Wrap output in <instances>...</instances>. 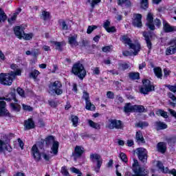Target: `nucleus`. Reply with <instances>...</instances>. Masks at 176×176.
<instances>
[{
  "label": "nucleus",
  "mask_w": 176,
  "mask_h": 176,
  "mask_svg": "<svg viewBox=\"0 0 176 176\" xmlns=\"http://www.w3.org/2000/svg\"><path fill=\"white\" fill-rule=\"evenodd\" d=\"M5 151H7L8 152H12L13 148H12V146H10L9 143L4 142L3 140H0V153H3Z\"/></svg>",
  "instance_id": "obj_17"
},
{
  "label": "nucleus",
  "mask_w": 176,
  "mask_h": 176,
  "mask_svg": "<svg viewBox=\"0 0 176 176\" xmlns=\"http://www.w3.org/2000/svg\"><path fill=\"white\" fill-rule=\"evenodd\" d=\"M10 107L12 111L14 112H20L21 109V106L17 103H10Z\"/></svg>",
  "instance_id": "obj_29"
},
{
  "label": "nucleus",
  "mask_w": 176,
  "mask_h": 176,
  "mask_svg": "<svg viewBox=\"0 0 176 176\" xmlns=\"http://www.w3.org/2000/svg\"><path fill=\"white\" fill-rule=\"evenodd\" d=\"M78 120H79V118H78V116H72V122L74 127H76L78 126Z\"/></svg>",
  "instance_id": "obj_46"
},
{
  "label": "nucleus",
  "mask_w": 176,
  "mask_h": 176,
  "mask_svg": "<svg viewBox=\"0 0 176 176\" xmlns=\"http://www.w3.org/2000/svg\"><path fill=\"white\" fill-rule=\"evenodd\" d=\"M39 74V71L34 70L30 73L29 76L30 78H32V79H36Z\"/></svg>",
  "instance_id": "obj_42"
},
{
  "label": "nucleus",
  "mask_w": 176,
  "mask_h": 176,
  "mask_svg": "<svg viewBox=\"0 0 176 176\" xmlns=\"http://www.w3.org/2000/svg\"><path fill=\"white\" fill-rule=\"evenodd\" d=\"M140 5L142 9H148V0H142Z\"/></svg>",
  "instance_id": "obj_51"
},
{
  "label": "nucleus",
  "mask_w": 176,
  "mask_h": 176,
  "mask_svg": "<svg viewBox=\"0 0 176 176\" xmlns=\"http://www.w3.org/2000/svg\"><path fill=\"white\" fill-rule=\"evenodd\" d=\"M118 4L120 6H123L125 5L126 8H130V6H131V2L130 0H118Z\"/></svg>",
  "instance_id": "obj_33"
},
{
  "label": "nucleus",
  "mask_w": 176,
  "mask_h": 176,
  "mask_svg": "<svg viewBox=\"0 0 176 176\" xmlns=\"http://www.w3.org/2000/svg\"><path fill=\"white\" fill-rule=\"evenodd\" d=\"M48 102L50 107H53V108H56V107H57V103H56L54 100H49Z\"/></svg>",
  "instance_id": "obj_62"
},
{
  "label": "nucleus",
  "mask_w": 176,
  "mask_h": 176,
  "mask_svg": "<svg viewBox=\"0 0 176 176\" xmlns=\"http://www.w3.org/2000/svg\"><path fill=\"white\" fill-rule=\"evenodd\" d=\"M142 35L144 38L148 49L151 50V49H152V33L151 32H143Z\"/></svg>",
  "instance_id": "obj_14"
},
{
  "label": "nucleus",
  "mask_w": 176,
  "mask_h": 176,
  "mask_svg": "<svg viewBox=\"0 0 176 176\" xmlns=\"http://www.w3.org/2000/svg\"><path fill=\"white\" fill-rule=\"evenodd\" d=\"M14 32L19 39H23V35H24V28H23L22 26H16L14 28Z\"/></svg>",
  "instance_id": "obj_19"
},
{
  "label": "nucleus",
  "mask_w": 176,
  "mask_h": 176,
  "mask_svg": "<svg viewBox=\"0 0 176 176\" xmlns=\"http://www.w3.org/2000/svg\"><path fill=\"white\" fill-rule=\"evenodd\" d=\"M72 72L74 75L78 76L80 79H83L86 76V70L81 63L74 64L72 67Z\"/></svg>",
  "instance_id": "obj_7"
},
{
  "label": "nucleus",
  "mask_w": 176,
  "mask_h": 176,
  "mask_svg": "<svg viewBox=\"0 0 176 176\" xmlns=\"http://www.w3.org/2000/svg\"><path fill=\"white\" fill-rule=\"evenodd\" d=\"M142 86L140 88L142 94H148L151 91H155V85H152L151 80L148 79L142 80Z\"/></svg>",
  "instance_id": "obj_6"
},
{
  "label": "nucleus",
  "mask_w": 176,
  "mask_h": 176,
  "mask_svg": "<svg viewBox=\"0 0 176 176\" xmlns=\"http://www.w3.org/2000/svg\"><path fill=\"white\" fill-rule=\"evenodd\" d=\"M106 31H107V32H115L116 31V28H115V26H112L107 29Z\"/></svg>",
  "instance_id": "obj_63"
},
{
  "label": "nucleus",
  "mask_w": 176,
  "mask_h": 176,
  "mask_svg": "<svg viewBox=\"0 0 176 176\" xmlns=\"http://www.w3.org/2000/svg\"><path fill=\"white\" fill-rule=\"evenodd\" d=\"M157 149L158 152L161 153H165L166 151H167V146L164 142H159L157 145Z\"/></svg>",
  "instance_id": "obj_25"
},
{
  "label": "nucleus",
  "mask_w": 176,
  "mask_h": 176,
  "mask_svg": "<svg viewBox=\"0 0 176 176\" xmlns=\"http://www.w3.org/2000/svg\"><path fill=\"white\" fill-rule=\"evenodd\" d=\"M119 67L122 71H126V69H129L130 68V65L127 63H120L119 64Z\"/></svg>",
  "instance_id": "obj_47"
},
{
  "label": "nucleus",
  "mask_w": 176,
  "mask_h": 176,
  "mask_svg": "<svg viewBox=\"0 0 176 176\" xmlns=\"http://www.w3.org/2000/svg\"><path fill=\"white\" fill-rule=\"evenodd\" d=\"M76 39H78L77 35L69 36L68 38V43L71 45V46H79V43H78Z\"/></svg>",
  "instance_id": "obj_22"
},
{
  "label": "nucleus",
  "mask_w": 176,
  "mask_h": 176,
  "mask_svg": "<svg viewBox=\"0 0 176 176\" xmlns=\"http://www.w3.org/2000/svg\"><path fill=\"white\" fill-rule=\"evenodd\" d=\"M165 141L168 142V145H173L176 142V136L171 135V136H166L165 138Z\"/></svg>",
  "instance_id": "obj_27"
},
{
  "label": "nucleus",
  "mask_w": 176,
  "mask_h": 176,
  "mask_svg": "<svg viewBox=\"0 0 176 176\" xmlns=\"http://www.w3.org/2000/svg\"><path fill=\"white\" fill-rule=\"evenodd\" d=\"M168 97H169L170 98V100H169V105H170V107H173V108H175V105H176V97H175V95H173V93L169 92L168 94Z\"/></svg>",
  "instance_id": "obj_26"
},
{
  "label": "nucleus",
  "mask_w": 176,
  "mask_h": 176,
  "mask_svg": "<svg viewBox=\"0 0 176 176\" xmlns=\"http://www.w3.org/2000/svg\"><path fill=\"white\" fill-rule=\"evenodd\" d=\"M165 87H167L170 90V91H172V93H176V85H166Z\"/></svg>",
  "instance_id": "obj_50"
},
{
  "label": "nucleus",
  "mask_w": 176,
  "mask_h": 176,
  "mask_svg": "<svg viewBox=\"0 0 176 176\" xmlns=\"http://www.w3.org/2000/svg\"><path fill=\"white\" fill-rule=\"evenodd\" d=\"M61 173L63 174V175L68 176L69 175V173L68 172V170H67V166H63L61 168Z\"/></svg>",
  "instance_id": "obj_56"
},
{
  "label": "nucleus",
  "mask_w": 176,
  "mask_h": 176,
  "mask_svg": "<svg viewBox=\"0 0 176 176\" xmlns=\"http://www.w3.org/2000/svg\"><path fill=\"white\" fill-rule=\"evenodd\" d=\"M142 15L141 14H133L132 24L134 27L141 28L142 27Z\"/></svg>",
  "instance_id": "obj_12"
},
{
  "label": "nucleus",
  "mask_w": 176,
  "mask_h": 176,
  "mask_svg": "<svg viewBox=\"0 0 176 176\" xmlns=\"http://www.w3.org/2000/svg\"><path fill=\"white\" fill-rule=\"evenodd\" d=\"M24 127L25 130L35 129V122H34L32 118H29L24 121Z\"/></svg>",
  "instance_id": "obj_18"
},
{
  "label": "nucleus",
  "mask_w": 176,
  "mask_h": 176,
  "mask_svg": "<svg viewBox=\"0 0 176 176\" xmlns=\"http://www.w3.org/2000/svg\"><path fill=\"white\" fill-rule=\"evenodd\" d=\"M42 19L45 21H46V20H49L50 19V13H49V12L43 11L42 12Z\"/></svg>",
  "instance_id": "obj_44"
},
{
  "label": "nucleus",
  "mask_w": 176,
  "mask_h": 176,
  "mask_svg": "<svg viewBox=\"0 0 176 176\" xmlns=\"http://www.w3.org/2000/svg\"><path fill=\"white\" fill-rule=\"evenodd\" d=\"M8 97H10V98H11L12 100H14V101H15V102H17L19 100H17V99L16 98V91L14 90V91L10 93L8 95Z\"/></svg>",
  "instance_id": "obj_49"
},
{
  "label": "nucleus",
  "mask_w": 176,
  "mask_h": 176,
  "mask_svg": "<svg viewBox=\"0 0 176 176\" xmlns=\"http://www.w3.org/2000/svg\"><path fill=\"white\" fill-rule=\"evenodd\" d=\"M148 126H149V123L145 121H140L139 122L135 124V127H139L140 129H145V127H148Z\"/></svg>",
  "instance_id": "obj_36"
},
{
  "label": "nucleus",
  "mask_w": 176,
  "mask_h": 176,
  "mask_svg": "<svg viewBox=\"0 0 176 176\" xmlns=\"http://www.w3.org/2000/svg\"><path fill=\"white\" fill-rule=\"evenodd\" d=\"M132 165V170L135 173L133 175L131 172H126L124 176H146V170L144 168H141L138 160H134Z\"/></svg>",
  "instance_id": "obj_1"
},
{
  "label": "nucleus",
  "mask_w": 176,
  "mask_h": 176,
  "mask_svg": "<svg viewBox=\"0 0 176 176\" xmlns=\"http://www.w3.org/2000/svg\"><path fill=\"white\" fill-rule=\"evenodd\" d=\"M129 79L131 80H137L140 79V73L138 72H130L129 74Z\"/></svg>",
  "instance_id": "obj_37"
},
{
  "label": "nucleus",
  "mask_w": 176,
  "mask_h": 176,
  "mask_svg": "<svg viewBox=\"0 0 176 176\" xmlns=\"http://www.w3.org/2000/svg\"><path fill=\"white\" fill-rule=\"evenodd\" d=\"M85 108L87 111H96V106L90 100L85 102Z\"/></svg>",
  "instance_id": "obj_35"
},
{
  "label": "nucleus",
  "mask_w": 176,
  "mask_h": 176,
  "mask_svg": "<svg viewBox=\"0 0 176 176\" xmlns=\"http://www.w3.org/2000/svg\"><path fill=\"white\" fill-rule=\"evenodd\" d=\"M89 45V41L86 40V39H82V45L81 46L82 47H86Z\"/></svg>",
  "instance_id": "obj_64"
},
{
  "label": "nucleus",
  "mask_w": 176,
  "mask_h": 176,
  "mask_svg": "<svg viewBox=\"0 0 176 176\" xmlns=\"http://www.w3.org/2000/svg\"><path fill=\"white\" fill-rule=\"evenodd\" d=\"M97 28V26L96 25H89L88 26L87 34H91L92 32L94 31Z\"/></svg>",
  "instance_id": "obj_53"
},
{
  "label": "nucleus",
  "mask_w": 176,
  "mask_h": 176,
  "mask_svg": "<svg viewBox=\"0 0 176 176\" xmlns=\"http://www.w3.org/2000/svg\"><path fill=\"white\" fill-rule=\"evenodd\" d=\"M163 25L164 32H174V31H176V27L170 25L167 22H164Z\"/></svg>",
  "instance_id": "obj_21"
},
{
  "label": "nucleus",
  "mask_w": 176,
  "mask_h": 176,
  "mask_svg": "<svg viewBox=\"0 0 176 176\" xmlns=\"http://www.w3.org/2000/svg\"><path fill=\"white\" fill-rule=\"evenodd\" d=\"M109 124L108 126L110 130H113V129H116L117 130H122L123 129V124L122 121L118 120H109Z\"/></svg>",
  "instance_id": "obj_11"
},
{
  "label": "nucleus",
  "mask_w": 176,
  "mask_h": 176,
  "mask_svg": "<svg viewBox=\"0 0 176 176\" xmlns=\"http://www.w3.org/2000/svg\"><path fill=\"white\" fill-rule=\"evenodd\" d=\"M51 43L56 46V50H58L59 52H63V48L61 47V43L60 42L51 41Z\"/></svg>",
  "instance_id": "obj_43"
},
{
  "label": "nucleus",
  "mask_w": 176,
  "mask_h": 176,
  "mask_svg": "<svg viewBox=\"0 0 176 176\" xmlns=\"http://www.w3.org/2000/svg\"><path fill=\"white\" fill-rule=\"evenodd\" d=\"M49 93L51 94H56L57 96H61L63 94V85L58 80L54 82H51L49 86Z\"/></svg>",
  "instance_id": "obj_3"
},
{
  "label": "nucleus",
  "mask_w": 176,
  "mask_h": 176,
  "mask_svg": "<svg viewBox=\"0 0 176 176\" xmlns=\"http://www.w3.org/2000/svg\"><path fill=\"white\" fill-rule=\"evenodd\" d=\"M45 144L47 146H50V145L52 144V146L51 147V153H53L54 156L58 153L59 143L58 142L54 141V136L50 135L45 138Z\"/></svg>",
  "instance_id": "obj_5"
},
{
  "label": "nucleus",
  "mask_w": 176,
  "mask_h": 176,
  "mask_svg": "<svg viewBox=\"0 0 176 176\" xmlns=\"http://www.w3.org/2000/svg\"><path fill=\"white\" fill-rule=\"evenodd\" d=\"M156 166L161 173H164V174H168V168H164V166L163 165V163L162 162L157 161Z\"/></svg>",
  "instance_id": "obj_23"
},
{
  "label": "nucleus",
  "mask_w": 176,
  "mask_h": 176,
  "mask_svg": "<svg viewBox=\"0 0 176 176\" xmlns=\"http://www.w3.org/2000/svg\"><path fill=\"white\" fill-rule=\"evenodd\" d=\"M176 52V44L174 45H170L166 50V56H170V54H174Z\"/></svg>",
  "instance_id": "obj_31"
},
{
  "label": "nucleus",
  "mask_w": 176,
  "mask_h": 176,
  "mask_svg": "<svg viewBox=\"0 0 176 176\" xmlns=\"http://www.w3.org/2000/svg\"><path fill=\"white\" fill-rule=\"evenodd\" d=\"M135 140L138 144H145V139H144V135H142L141 131L136 132Z\"/></svg>",
  "instance_id": "obj_24"
},
{
  "label": "nucleus",
  "mask_w": 176,
  "mask_h": 176,
  "mask_svg": "<svg viewBox=\"0 0 176 176\" xmlns=\"http://www.w3.org/2000/svg\"><path fill=\"white\" fill-rule=\"evenodd\" d=\"M120 157L121 160H122V162H124V163H127V155H126L124 153H121L120 154Z\"/></svg>",
  "instance_id": "obj_54"
},
{
  "label": "nucleus",
  "mask_w": 176,
  "mask_h": 176,
  "mask_svg": "<svg viewBox=\"0 0 176 176\" xmlns=\"http://www.w3.org/2000/svg\"><path fill=\"white\" fill-rule=\"evenodd\" d=\"M22 108H23V111H28L29 112H32V111H33V109H34L32 107H31V106H28L25 104H22Z\"/></svg>",
  "instance_id": "obj_52"
},
{
  "label": "nucleus",
  "mask_w": 176,
  "mask_h": 176,
  "mask_svg": "<svg viewBox=\"0 0 176 176\" xmlns=\"http://www.w3.org/2000/svg\"><path fill=\"white\" fill-rule=\"evenodd\" d=\"M6 20H8V16L6 15V13H5V11L0 8V23H1L2 21H6Z\"/></svg>",
  "instance_id": "obj_38"
},
{
  "label": "nucleus",
  "mask_w": 176,
  "mask_h": 176,
  "mask_svg": "<svg viewBox=\"0 0 176 176\" xmlns=\"http://www.w3.org/2000/svg\"><path fill=\"white\" fill-rule=\"evenodd\" d=\"M23 39H25V41H31L32 38H34V34L33 33H29L26 34L25 32L23 33V35L22 36Z\"/></svg>",
  "instance_id": "obj_41"
},
{
  "label": "nucleus",
  "mask_w": 176,
  "mask_h": 176,
  "mask_svg": "<svg viewBox=\"0 0 176 176\" xmlns=\"http://www.w3.org/2000/svg\"><path fill=\"white\" fill-rule=\"evenodd\" d=\"M16 91H17L18 94H19V96H21V97H25V94H24V89L19 87V88H17Z\"/></svg>",
  "instance_id": "obj_57"
},
{
  "label": "nucleus",
  "mask_w": 176,
  "mask_h": 176,
  "mask_svg": "<svg viewBox=\"0 0 176 176\" xmlns=\"http://www.w3.org/2000/svg\"><path fill=\"white\" fill-rule=\"evenodd\" d=\"M124 111L126 113H129V112H134V105H131V103H126L124 107Z\"/></svg>",
  "instance_id": "obj_28"
},
{
  "label": "nucleus",
  "mask_w": 176,
  "mask_h": 176,
  "mask_svg": "<svg viewBox=\"0 0 176 176\" xmlns=\"http://www.w3.org/2000/svg\"><path fill=\"white\" fill-rule=\"evenodd\" d=\"M11 69H13L15 72H10V74H14L15 76H21V72L23 69L19 68V66L16 64H12L10 66Z\"/></svg>",
  "instance_id": "obj_20"
},
{
  "label": "nucleus",
  "mask_w": 176,
  "mask_h": 176,
  "mask_svg": "<svg viewBox=\"0 0 176 176\" xmlns=\"http://www.w3.org/2000/svg\"><path fill=\"white\" fill-rule=\"evenodd\" d=\"M155 126L157 130H164L165 129H167V124L160 121L155 122Z\"/></svg>",
  "instance_id": "obj_39"
},
{
  "label": "nucleus",
  "mask_w": 176,
  "mask_h": 176,
  "mask_svg": "<svg viewBox=\"0 0 176 176\" xmlns=\"http://www.w3.org/2000/svg\"><path fill=\"white\" fill-rule=\"evenodd\" d=\"M84 153L85 148L81 146H76L74 148V153H73L74 160H76V159L81 157Z\"/></svg>",
  "instance_id": "obj_16"
},
{
  "label": "nucleus",
  "mask_w": 176,
  "mask_h": 176,
  "mask_svg": "<svg viewBox=\"0 0 176 176\" xmlns=\"http://www.w3.org/2000/svg\"><path fill=\"white\" fill-rule=\"evenodd\" d=\"M136 154L142 163H146L148 162V151L144 148H138L136 149Z\"/></svg>",
  "instance_id": "obj_10"
},
{
  "label": "nucleus",
  "mask_w": 176,
  "mask_h": 176,
  "mask_svg": "<svg viewBox=\"0 0 176 176\" xmlns=\"http://www.w3.org/2000/svg\"><path fill=\"white\" fill-rule=\"evenodd\" d=\"M121 41H122L124 43L128 45L130 49H132V50L134 51V56H137V54H138V52H140V50L141 49V45L140 43H132L131 39H130V38H129L127 36H122Z\"/></svg>",
  "instance_id": "obj_8"
},
{
  "label": "nucleus",
  "mask_w": 176,
  "mask_h": 176,
  "mask_svg": "<svg viewBox=\"0 0 176 176\" xmlns=\"http://www.w3.org/2000/svg\"><path fill=\"white\" fill-rule=\"evenodd\" d=\"M111 25V22L109 21H106L104 23L103 27L104 28V30H108L109 28V26Z\"/></svg>",
  "instance_id": "obj_61"
},
{
  "label": "nucleus",
  "mask_w": 176,
  "mask_h": 176,
  "mask_svg": "<svg viewBox=\"0 0 176 176\" xmlns=\"http://www.w3.org/2000/svg\"><path fill=\"white\" fill-rule=\"evenodd\" d=\"M107 98H110V100H113L115 98V94L112 91H107Z\"/></svg>",
  "instance_id": "obj_60"
},
{
  "label": "nucleus",
  "mask_w": 176,
  "mask_h": 176,
  "mask_svg": "<svg viewBox=\"0 0 176 176\" xmlns=\"http://www.w3.org/2000/svg\"><path fill=\"white\" fill-rule=\"evenodd\" d=\"M155 113L157 115V116H162L164 119H167L168 118V113L162 109L157 110Z\"/></svg>",
  "instance_id": "obj_32"
},
{
  "label": "nucleus",
  "mask_w": 176,
  "mask_h": 176,
  "mask_svg": "<svg viewBox=\"0 0 176 176\" xmlns=\"http://www.w3.org/2000/svg\"><path fill=\"white\" fill-rule=\"evenodd\" d=\"M70 171L73 173V174H82L80 170L75 167L70 168Z\"/></svg>",
  "instance_id": "obj_55"
},
{
  "label": "nucleus",
  "mask_w": 176,
  "mask_h": 176,
  "mask_svg": "<svg viewBox=\"0 0 176 176\" xmlns=\"http://www.w3.org/2000/svg\"><path fill=\"white\" fill-rule=\"evenodd\" d=\"M153 24L155 25H156V27H157V28H160V26L162 25V22L160 21V19H155L154 21H153Z\"/></svg>",
  "instance_id": "obj_59"
},
{
  "label": "nucleus",
  "mask_w": 176,
  "mask_h": 176,
  "mask_svg": "<svg viewBox=\"0 0 176 176\" xmlns=\"http://www.w3.org/2000/svg\"><path fill=\"white\" fill-rule=\"evenodd\" d=\"M154 74L157 78L159 79H162L163 74H162V68L160 67H155L154 68Z\"/></svg>",
  "instance_id": "obj_40"
},
{
  "label": "nucleus",
  "mask_w": 176,
  "mask_h": 176,
  "mask_svg": "<svg viewBox=\"0 0 176 176\" xmlns=\"http://www.w3.org/2000/svg\"><path fill=\"white\" fill-rule=\"evenodd\" d=\"M89 158L93 163L96 160L97 164L96 166L94 168V171H96V173H100V168H101V166H102V159L101 158V155L97 153H91Z\"/></svg>",
  "instance_id": "obj_9"
},
{
  "label": "nucleus",
  "mask_w": 176,
  "mask_h": 176,
  "mask_svg": "<svg viewBox=\"0 0 176 176\" xmlns=\"http://www.w3.org/2000/svg\"><path fill=\"white\" fill-rule=\"evenodd\" d=\"M32 153L34 156V158L37 162H39L41 160V157L44 158L46 162H50V159L53 157V155L52 154H47L46 153H39V149H38V147L36 146V144H34L32 148Z\"/></svg>",
  "instance_id": "obj_2"
},
{
  "label": "nucleus",
  "mask_w": 176,
  "mask_h": 176,
  "mask_svg": "<svg viewBox=\"0 0 176 176\" xmlns=\"http://www.w3.org/2000/svg\"><path fill=\"white\" fill-rule=\"evenodd\" d=\"M146 25L149 28L151 31H155L156 30V27L153 24V14L151 12H148L146 16Z\"/></svg>",
  "instance_id": "obj_13"
},
{
  "label": "nucleus",
  "mask_w": 176,
  "mask_h": 176,
  "mask_svg": "<svg viewBox=\"0 0 176 176\" xmlns=\"http://www.w3.org/2000/svg\"><path fill=\"white\" fill-rule=\"evenodd\" d=\"M138 112L139 113H142L146 112V109L142 105H134V111Z\"/></svg>",
  "instance_id": "obj_30"
},
{
  "label": "nucleus",
  "mask_w": 176,
  "mask_h": 176,
  "mask_svg": "<svg viewBox=\"0 0 176 176\" xmlns=\"http://www.w3.org/2000/svg\"><path fill=\"white\" fill-rule=\"evenodd\" d=\"M82 99L85 100V102L90 101V95L87 91H83Z\"/></svg>",
  "instance_id": "obj_48"
},
{
  "label": "nucleus",
  "mask_w": 176,
  "mask_h": 176,
  "mask_svg": "<svg viewBox=\"0 0 176 176\" xmlns=\"http://www.w3.org/2000/svg\"><path fill=\"white\" fill-rule=\"evenodd\" d=\"M16 78V74L12 73L5 74L1 73L0 74V82L1 85H4L5 86H10L12 83H13V80Z\"/></svg>",
  "instance_id": "obj_4"
},
{
  "label": "nucleus",
  "mask_w": 176,
  "mask_h": 176,
  "mask_svg": "<svg viewBox=\"0 0 176 176\" xmlns=\"http://www.w3.org/2000/svg\"><path fill=\"white\" fill-rule=\"evenodd\" d=\"M88 124L90 127H91L92 129H95L96 130H100V124L94 122L91 120H88Z\"/></svg>",
  "instance_id": "obj_34"
},
{
  "label": "nucleus",
  "mask_w": 176,
  "mask_h": 176,
  "mask_svg": "<svg viewBox=\"0 0 176 176\" xmlns=\"http://www.w3.org/2000/svg\"><path fill=\"white\" fill-rule=\"evenodd\" d=\"M100 2H101V0H87L86 3H91V8H94V6L98 3H100Z\"/></svg>",
  "instance_id": "obj_45"
},
{
  "label": "nucleus",
  "mask_w": 176,
  "mask_h": 176,
  "mask_svg": "<svg viewBox=\"0 0 176 176\" xmlns=\"http://www.w3.org/2000/svg\"><path fill=\"white\" fill-rule=\"evenodd\" d=\"M112 46L109 45V46H104L102 48V52L104 53H108V52H111L112 50Z\"/></svg>",
  "instance_id": "obj_58"
},
{
  "label": "nucleus",
  "mask_w": 176,
  "mask_h": 176,
  "mask_svg": "<svg viewBox=\"0 0 176 176\" xmlns=\"http://www.w3.org/2000/svg\"><path fill=\"white\" fill-rule=\"evenodd\" d=\"M6 107V102L5 101H0V116L12 117V114L5 108Z\"/></svg>",
  "instance_id": "obj_15"
}]
</instances>
